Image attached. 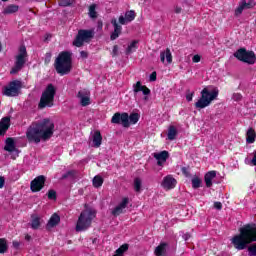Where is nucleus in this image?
Returning <instances> with one entry per match:
<instances>
[{"label": "nucleus", "mask_w": 256, "mask_h": 256, "mask_svg": "<svg viewBox=\"0 0 256 256\" xmlns=\"http://www.w3.org/2000/svg\"><path fill=\"white\" fill-rule=\"evenodd\" d=\"M31 227L32 229H39V227H41V218H39V216H32Z\"/></svg>", "instance_id": "32"}, {"label": "nucleus", "mask_w": 256, "mask_h": 256, "mask_svg": "<svg viewBox=\"0 0 256 256\" xmlns=\"http://www.w3.org/2000/svg\"><path fill=\"white\" fill-rule=\"evenodd\" d=\"M150 81H157V72H152L150 75Z\"/></svg>", "instance_id": "51"}, {"label": "nucleus", "mask_w": 256, "mask_h": 256, "mask_svg": "<svg viewBox=\"0 0 256 256\" xmlns=\"http://www.w3.org/2000/svg\"><path fill=\"white\" fill-rule=\"evenodd\" d=\"M182 237H183L184 241H189V239H191V234L186 233Z\"/></svg>", "instance_id": "55"}, {"label": "nucleus", "mask_w": 256, "mask_h": 256, "mask_svg": "<svg viewBox=\"0 0 256 256\" xmlns=\"http://www.w3.org/2000/svg\"><path fill=\"white\" fill-rule=\"evenodd\" d=\"M61 221V217L57 213H54L47 223V229H53V227H57Z\"/></svg>", "instance_id": "24"}, {"label": "nucleus", "mask_w": 256, "mask_h": 256, "mask_svg": "<svg viewBox=\"0 0 256 256\" xmlns=\"http://www.w3.org/2000/svg\"><path fill=\"white\" fill-rule=\"evenodd\" d=\"M25 239H26V241H31V236H30L29 234H27V235L25 236Z\"/></svg>", "instance_id": "58"}, {"label": "nucleus", "mask_w": 256, "mask_h": 256, "mask_svg": "<svg viewBox=\"0 0 256 256\" xmlns=\"http://www.w3.org/2000/svg\"><path fill=\"white\" fill-rule=\"evenodd\" d=\"M252 7H255L254 0H242V2L235 11V15H241L244 9H252Z\"/></svg>", "instance_id": "16"}, {"label": "nucleus", "mask_w": 256, "mask_h": 256, "mask_svg": "<svg viewBox=\"0 0 256 256\" xmlns=\"http://www.w3.org/2000/svg\"><path fill=\"white\" fill-rule=\"evenodd\" d=\"M57 94V88L53 84H48L45 90L42 92L40 101L38 103V109H46V107H53L55 103V95Z\"/></svg>", "instance_id": "5"}, {"label": "nucleus", "mask_w": 256, "mask_h": 256, "mask_svg": "<svg viewBox=\"0 0 256 256\" xmlns=\"http://www.w3.org/2000/svg\"><path fill=\"white\" fill-rule=\"evenodd\" d=\"M234 57L243 63H248V65H255L256 56L253 51H247L245 48H240L234 53Z\"/></svg>", "instance_id": "9"}, {"label": "nucleus", "mask_w": 256, "mask_h": 256, "mask_svg": "<svg viewBox=\"0 0 256 256\" xmlns=\"http://www.w3.org/2000/svg\"><path fill=\"white\" fill-rule=\"evenodd\" d=\"M133 91L134 95H137V93L141 92L143 95H149L151 93V90L147 88V86L141 85V81L136 82V84L133 85Z\"/></svg>", "instance_id": "22"}, {"label": "nucleus", "mask_w": 256, "mask_h": 256, "mask_svg": "<svg viewBox=\"0 0 256 256\" xmlns=\"http://www.w3.org/2000/svg\"><path fill=\"white\" fill-rule=\"evenodd\" d=\"M2 1H4V2H5V1H8V0H2Z\"/></svg>", "instance_id": "60"}, {"label": "nucleus", "mask_w": 256, "mask_h": 256, "mask_svg": "<svg viewBox=\"0 0 256 256\" xmlns=\"http://www.w3.org/2000/svg\"><path fill=\"white\" fill-rule=\"evenodd\" d=\"M240 233L232 238V244L238 251L247 249V245L256 242V224H247L239 229Z\"/></svg>", "instance_id": "2"}, {"label": "nucleus", "mask_w": 256, "mask_h": 256, "mask_svg": "<svg viewBox=\"0 0 256 256\" xmlns=\"http://www.w3.org/2000/svg\"><path fill=\"white\" fill-rule=\"evenodd\" d=\"M118 52H119V46L115 45L113 47L112 53H113V55H117Z\"/></svg>", "instance_id": "54"}, {"label": "nucleus", "mask_w": 256, "mask_h": 256, "mask_svg": "<svg viewBox=\"0 0 256 256\" xmlns=\"http://www.w3.org/2000/svg\"><path fill=\"white\" fill-rule=\"evenodd\" d=\"M97 5L92 4L89 6L88 15L90 19H97Z\"/></svg>", "instance_id": "33"}, {"label": "nucleus", "mask_w": 256, "mask_h": 256, "mask_svg": "<svg viewBox=\"0 0 256 256\" xmlns=\"http://www.w3.org/2000/svg\"><path fill=\"white\" fill-rule=\"evenodd\" d=\"M165 59L168 64L173 63V55L171 54V49L166 48V50L160 52L161 63H165Z\"/></svg>", "instance_id": "21"}, {"label": "nucleus", "mask_w": 256, "mask_h": 256, "mask_svg": "<svg viewBox=\"0 0 256 256\" xmlns=\"http://www.w3.org/2000/svg\"><path fill=\"white\" fill-rule=\"evenodd\" d=\"M95 37V31L80 29L72 42L74 47H83L85 43H91V40Z\"/></svg>", "instance_id": "7"}, {"label": "nucleus", "mask_w": 256, "mask_h": 256, "mask_svg": "<svg viewBox=\"0 0 256 256\" xmlns=\"http://www.w3.org/2000/svg\"><path fill=\"white\" fill-rule=\"evenodd\" d=\"M95 217V212L91 210L82 211L80 216L78 217L76 231H87V229L91 227V223H93Z\"/></svg>", "instance_id": "6"}, {"label": "nucleus", "mask_w": 256, "mask_h": 256, "mask_svg": "<svg viewBox=\"0 0 256 256\" xmlns=\"http://www.w3.org/2000/svg\"><path fill=\"white\" fill-rule=\"evenodd\" d=\"M5 187V178L3 176H0V189H3Z\"/></svg>", "instance_id": "52"}, {"label": "nucleus", "mask_w": 256, "mask_h": 256, "mask_svg": "<svg viewBox=\"0 0 256 256\" xmlns=\"http://www.w3.org/2000/svg\"><path fill=\"white\" fill-rule=\"evenodd\" d=\"M46 178L44 175L37 176L34 180L31 181L30 189L33 193H37L45 187Z\"/></svg>", "instance_id": "12"}, {"label": "nucleus", "mask_w": 256, "mask_h": 256, "mask_svg": "<svg viewBox=\"0 0 256 256\" xmlns=\"http://www.w3.org/2000/svg\"><path fill=\"white\" fill-rule=\"evenodd\" d=\"M54 67L59 75H69L73 69L71 53L67 51L61 52L55 60Z\"/></svg>", "instance_id": "3"}, {"label": "nucleus", "mask_w": 256, "mask_h": 256, "mask_svg": "<svg viewBox=\"0 0 256 256\" xmlns=\"http://www.w3.org/2000/svg\"><path fill=\"white\" fill-rule=\"evenodd\" d=\"M54 132L55 124L46 118L32 123L26 131V137L29 143H41V139L42 141H49Z\"/></svg>", "instance_id": "1"}, {"label": "nucleus", "mask_w": 256, "mask_h": 256, "mask_svg": "<svg viewBox=\"0 0 256 256\" xmlns=\"http://www.w3.org/2000/svg\"><path fill=\"white\" fill-rule=\"evenodd\" d=\"M92 141H93V147L99 148L101 147V143H103V136H101L100 131H95L93 136H92Z\"/></svg>", "instance_id": "26"}, {"label": "nucleus", "mask_w": 256, "mask_h": 256, "mask_svg": "<svg viewBox=\"0 0 256 256\" xmlns=\"http://www.w3.org/2000/svg\"><path fill=\"white\" fill-rule=\"evenodd\" d=\"M128 250H129V244H123L116 250V254L123 256V253H125V251H128Z\"/></svg>", "instance_id": "38"}, {"label": "nucleus", "mask_w": 256, "mask_h": 256, "mask_svg": "<svg viewBox=\"0 0 256 256\" xmlns=\"http://www.w3.org/2000/svg\"><path fill=\"white\" fill-rule=\"evenodd\" d=\"M241 99H243V96L240 93L233 94L234 101H241Z\"/></svg>", "instance_id": "46"}, {"label": "nucleus", "mask_w": 256, "mask_h": 256, "mask_svg": "<svg viewBox=\"0 0 256 256\" xmlns=\"http://www.w3.org/2000/svg\"><path fill=\"white\" fill-rule=\"evenodd\" d=\"M9 127H11V118H2L0 121V135H5V133H7L9 130Z\"/></svg>", "instance_id": "20"}, {"label": "nucleus", "mask_w": 256, "mask_h": 256, "mask_svg": "<svg viewBox=\"0 0 256 256\" xmlns=\"http://www.w3.org/2000/svg\"><path fill=\"white\" fill-rule=\"evenodd\" d=\"M168 244L166 242H161L154 250L155 256H163L167 253Z\"/></svg>", "instance_id": "25"}, {"label": "nucleus", "mask_w": 256, "mask_h": 256, "mask_svg": "<svg viewBox=\"0 0 256 256\" xmlns=\"http://www.w3.org/2000/svg\"><path fill=\"white\" fill-rule=\"evenodd\" d=\"M80 57L82 59H87V57H89V53L87 51H81L80 52Z\"/></svg>", "instance_id": "50"}, {"label": "nucleus", "mask_w": 256, "mask_h": 256, "mask_svg": "<svg viewBox=\"0 0 256 256\" xmlns=\"http://www.w3.org/2000/svg\"><path fill=\"white\" fill-rule=\"evenodd\" d=\"M214 208L217 209L218 211H221V209H223V204H221V202H215Z\"/></svg>", "instance_id": "48"}, {"label": "nucleus", "mask_w": 256, "mask_h": 256, "mask_svg": "<svg viewBox=\"0 0 256 256\" xmlns=\"http://www.w3.org/2000/svg\"><path fill=\"white\" fill-rule=\"evenodd\" d=\"M75 3V0H60L59 5L60 7H71V5Z\"/></svg>", "instance_id": "39"}, {"label": "nucleus", "mask_w": 256, "mask_h": 256, "mask_svg": "<svg viewBox=\"0 0 256 256\" xmlns=\"http://www.w3.org/2000/svg\"><path fill=\"white\" fill-rule=\"evenodd\" d=\"M111 23L114 27V31L111 33L110 39L111 41H115V39H117L119 37V35H121V31L123 30V27H121V25H119V23H117V19H112Z\"/></svg>", "instance_id": "18"}, {"label": "nucleus", "mask_w": 256, "mask_h": 256, "mask_svg": "<svg viewBox=\"0 0 256 256\" xmlns=\"http://www.w3.org/2000/svg\"><path fill=\"white\" fill-rule=\"evenodd\" d=\"M92 183L96 189H99V187L103 185V177H101L100 175L95 176L92 180Z\"/></svg>", "instance_id": "35"}, {"label": "nucleus", "mask_w": 256, "mask_h": 256, "mask_svg": "<svg viewBox=\"0 0 256 256\" xmlns=\"http://www.w3.org/2000/svg\"><path fill=\"white\" fill-rule=\"evenodd\" d=\"M249 256H256V243L248 247Z\"/></svg>", "instance_id": "42"}, {"label": "nucleus", "mask_w": 256, "mask_h": 256, "mask_svg": "<svg viewBox=\"0 0 256 256\" xmlns=\"http://www.w3.org/2000/svg\"><path fill=\"white\" fill-rule=\"evenodd\" d=\"M21 243H19V241H14L13 242V247H15V249H19Z\"/></svg>", "instance_id": "57"}, {"label": "nucleus", "mask_w": 256, "mask_h": 256, "mask_svg": "<svg viewBox=\"0 0 256 256\" xmlns=\"http://www.w3.org/2000/svg\"><path fill=\"white\" fill-rule=\"evenodd\" d=\"M181 171L183 175H185V177H191V173L189 172V167H182Z\"/></svg>", "instance_id": "44"}, {"label": "nucleus", "mask_w": 256, "mask_h": 256, "mask_svg": "<svg viewBox=\"0 0 256 256\" xmlns=\"http://www.w3.org/2000/svg\"><path fill=\"white\" fill-rule=\"evenodd\" d=\"M51 57H52L51 52H48V53L45 54V63H46V65L51 63Z\"/></svg>", "instance_id": "45"}, {"label": "nucleus", "mask_w": 256, "mask_h": 256, "mask_svg": "<svg viewBox=\"0 0 256 256\" xmlns=\"http://www.w3.org/2000/svg\"><path fill=\"white\" fill-rule=\"evenodd\" d=\"M137 17V13L134 10H128L125 12V16L121 15L118 19L120 25H127V23H131V21H135Z\"/></svg>", "instance_id": "15"}, {"label": "nucleus", "mask_w": 256, "mask_h": 256, "mask_svg": "<svg viewBox=\"0 0 256 256\" xmlns=\"http://www.w3.org/2000/svg\"><path fill=\"white\" fill-rule=\"evenodd\" d=\"M192 61L193 63H199V61H201V56H199V54L194 55Z\"/></svg>", "instance_id": "49"}, {"label": "nucleus", "mask_w": 256, "mask_h": 256, "mask_svg": "<svg viewBox=\"0 0 256 256\" xmlns=\"http://www.w3.org/2000/svg\"><path fill=\"white\" fill-rule=\"evenodd\" d=\"M177 186V179L173 177V175H167L163 178L161 187L166 191H171V189H175Z\"/></svg>", "instance_id": "14"}, {"label": "nucleus", "mask_w": 256, "mask_h": 256, "mask_svg": "<svg viewBox=\"0 0 256 256\" xmlns=\"http://www.w3.org/2000/svg\"><path fill=\"white\" fill-rule=\"evenodd\" d=\"M256 133L253 128H250L246 133V141L247 143H255Z\"/></svg>", "instance_id": "30"}, {"label": "nucleus", "mask_w": 256, "mask_h": 256, "mask_svg": "<svg viewBox=\"0 0 256 256\" xmlns=\"http://www.w3.org/2000/svg\"><path fill=\"white\" fill-rule=\"evenodd\" d=\"M201 97L198 99V101L194 104L195 108L198 109V111H201V109H205V107H209L217 97H219V90L214 89L212 91H209V88H204L200 92Z\"/></svg>", "instance_id": "4"}, {"label": "nucleus", "mask_w": 256, "mask_h": 256, "mask_svg": "<svg viewBox=\"0 0 256 256\" xmlns=\"http://www.w3.org/2000/svg\"><path fill=\"white\" fill-rule=\"evenodd\" d=\"M127 205H129V198H123L121 203L112 210V215L118 217L127 208Z\"/></svg>", "instance_id": "17"}, {"label": "nucleus", "mask_w": 256, "mask_h": 256, "mask_svg": "<svg viewBox=\"0 0 256 256\" xmlns=\"http://www.w3.org/2000/svg\"><path fill=\"white\" fill-rule=\"evenodd\" d=\"M81 174L77 170H69L64 175H62L61 179H80Z\"/></svg>", "instance_id": "27"}, {"label": "nucleus", "mask_w": 256, "mask_h": 256, "mask_svg": "<svg viewBox=\"0 0 256 256\" xmlns=\"http://www.w3.org/2000/svg\"><path fill=\"white\" fill-rule=\"evenodd\" d=\"M111 123L115 125H122L125 128L129 127V114L116 112L111 119Z\"/></svg>", "instance_id": "11"}, {"label": "nucleus", "mask_w": 256, "mask_h": 256, "mask_svg": "<svg viewBox=\"0 0 256 256\" xmlns=\"http://www.w3.org/2000/svg\"><path fill=\"white\" fill-rule=\"evenodd\" d=\"M192 187L193 189H199V187H201V180L199 177H194L192 179Z\"/></svg>", "instance_id": "41"}, {"label": "nucleus", "mask_w": 256, "mask_h": 256, "mask_svg": "<svg viewBox=\"0 0 256 256\" xmlns=\"http://www.w3.org/2000/svg\"><path fill=\"white\" fill-rule=\"evenodd\" d=\"M217 177V171L212 170L205 174L204 181L206 183V187H212L213 186V180Z\"/></svg>", "instance_id": "23"}, {"label": "nucleus", "mask_w": 256, "mask_h": 256, "mask_svg": "<svg viewBox=\"0 0 256 256\" xmlns=\"http://www.w3.org/2000/svg\"><path fill=\"white\" fill-rule=\"evenodd\" d=\"M27 63V48L25 45L20 46L19 53L16 56V61L14 67L11 69L10 74L15 75L19 73Z\"/></svg>", "instance_id": "8"}, {"label": "nucleus", "mask_w": 256, "mask_h": 256, "mask_svg": "<svg viewBox=\"0 0 256 256\" xmlns=\"http://www.w3.org/2000/svg\"><path fill=\"white\" fill-rule=\"evenodd\" d=\"M4 149L9 153H13V151H15V140H13V138H7Z\"/></svg>", "instance_id": "28"}, {"label": "nucleus", "mask_w": 256, "mask_h": 256, "mask_svg": "<svg viewBox=\"0 0 256 256\" xmlns=\"http://www.w3.org/2000/svg\"><path fill=\"white\" fill-rule=\"evenodd\" d=\"M181 11H183V9L181 7L175 6L174 13L179 14V13H181Z\"/></svg>", "instance_id": "53"}, {"label": "nucleus", "mask_w": 256, "mask_h": 256, "mask_svg": "<svg viewBox=\"0 0 256 256\" xmlns=\"http://www.w3.org/2000/svg\"><path fill=\"white\" fill-rule=\"evenodd\" d=\"M134 191H136V193L141 192V179L139 178H135L134 180Z\"/></svg>", "instance_id": "40"}, {"label": "nucleus", "mask_w": 256, "mask_h": 256, "mask_svg": "<svg viewBox=\"0 0 256 256\" xmlns=\"http://www.w3.org/2000/svg\"><path fill=\"white\" fill-rule=\"evenodd\" d=\"M167 137H168L169 141H175V139L177 137V128L175 126H173V125L169 126Z\"/></svg>", "instance_id": "29"}, {"label": "nucleus", "mask_w": 256, "mask_h": 256, "mask_svg": "<svg viewBox=\"0 0 256 256\" xmlns=\"http://www.w3.org/2000/svg\"><path fill=\"white\" fill-rule=\"evenodd\" d=\"M19 11V6L9 5L4 9V15H11L12 13H17Z\"/></svg>", "instance_id": "31"}, {"label": "nucleus", "mask_w": 256, "mask_h": 256, "mask_svg": "<svg viewBox=\"0 0 256 256\" xmlns=\"http://www.w3.org/2000/svg\"><path fill=\"white\" fill-rule=\"evenodd\" d=\"M48 199H57V192H55V190H49Z\"/></svg>", "instance_id": "43"}, {"label": "nucleus", "mask_w": 256, "mask_h": 256, "mask_svg": "<svg viewBox=\"0 0 256 256\" xmlns=\"http://www.w3.org/2000/svg\"><path fill=\"white\" fill-rule=\"evenodd\" d=\"M138 43L139 41L137 40L132 41L131 44L126 49V55H131V53H133L137 49Z\"/></svg>", "instance_id": "34"}, {"label": "nucleus", "mask_w": 256, "mask_h": 256, "mask_svg": "<svg viewBox=\"0 0 256 256\" xmlns=\"http://www.w3.org/2000/svg\"><path fill=\"white\" fill-rule=\"evenodd\" d=\"M252 165L256 166V151H254V156L251 160Z\"/></svg>", "instance_id": "56"}, {"label": "nucleus", "mask_w": 256, "mask_h": 256, "mask_svg": "<svg viewBox=\"0 0 256 256\" xmlns=\"http://www.w3.org/2000/svg\"><path fill=\"white\" fill-rule=\"evenodd\" d=\"M21 87H23L21 81L14 80L4 87L3 95H6V97H17L19 91H21Z\"/></svg>", "instance_id": "10"}, {"label": "nucleus", "mask_w": 256, "mask_h": 256, "mask_svg": "<svg viewBox=\"0 0 256 256\" xmlns=\"http://www.w3.org/2000/svg\"><path fill=\"white\" fill-rule=\"evenodd\" d=\"M78 99H80V105L82 107H87L91 105V92L87 89H82L77 94Z\"/></svg>", "instance_id": "13"}, {"label": "nucleus", "mask_w": 256, "mask_h": 256, "mask_svg": "<svg viewBox=\"0 0 256 256\" xmlns=\"http://www.w3.org/2000/svg\"><path fill=\"white\" fill-rule=\"evenodd\" d=\"M9 246H7V240L5 238H0V253H7Z\"/></svg>", "instance_id": "37"}, {"label": "nucleus", "mask_w": 256, "mask_h": 256, "mask_svg": "<svg viewBox=\"0 0 256 256\" xmlns=\"http://www.w3.org/2000/svg\"><path fill=\"white\" fill-rule=\"evenodd\" d=\"M3 51V44L0 42V53Z\"/></svg>", "instance_id": "59"}, {"label": "nucleus", "mask_w": 256, "mask_h": 256, "mask_svg": "<svg viewBox=\"0 0 256 256\" xmlns=\"http://www.w3.org/2000/svg\"><path fill=\"white\" fill-rule=\"evenodd\" d=\"M153 156L157 160V165L163 167V164L166 163L167 159H169V152L162 151L160 153H154Z\"/></svg>", "instance_id": "19"}, {"label": "nucleus", "mask_w": 256, "mask_h": 256, "mask_svg": "<svg viewBox=\"0 0 256 256\" xmlns=\"http://www.w3.org/2000/svg\"><path fill=\"white\" fill-rule=\"evenodd\" d=\"M139 114L138 113H132L130 114V116H128V122H129V126L135 125L138 121H139Z\"/></svg>", "instance_id": "36"}, {"label": "nucleus", "mask_w": 256, "mask_h": 256, "mask_svg": "<svg viewBox=\"0 0 256 256\" xmlns=\"http://www.w3.org/2000/svg\"><path fill=\"white\" fill-rule=\"evenodd\" d=\"M195 95V92H191L186 94V101L191 102L193 101V96Z\"/></svg>", "instance_id": "47"}]
</instances>
